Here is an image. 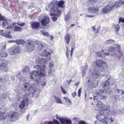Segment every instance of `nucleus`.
<instances>
[{"label":"nucleus","instance_id":"f257e3e1","mask_svg":"<svg viewBox=\"0 0 124 124\" xmlns=\"http://www.w3.org/2000/svg\"><path fill=\"white\" fill-rule=\"evenodd\" d=\"M45 67L46 66L45 65L41 67L40 66L38 65L34 66L33 68L35 69H37L39 70H40V72L39 73L36 70H35L32 72H31L30 73V75L28 76V78L31 79L38 78L39 79H40V77L43 74V73L42 72V71H44Z\"/></svg>","mask_w":124,"mask_h":124},{"label":"nucleus","instance_id":"f03ea898","mask_svg":"<svg viewBox=\"0 0 124 124\" xmlns=\"http://www.w3.org/2000/svg\"><path fill=\"white\" fill-rule=\"evenodd\" d=\"M56 4L54 2L52 1L49 4L48 7L50 9L51 12H53L50 14L51 16H54L52 17V20L54 21L57 19V16H59L61 14V10H58L56 7Z\"/></svg>","mask_w":124,"mask_h":124},{"label":"nucleus","instance_id":"7ed1b4c3","mask_svg":"<svg viewBox=\"0 0 124 124\" xmlns=\"http://www.w3.org/2000/svg\"><path fill=\"white\" fill-rule=\"evenodd\" d=\"M22 89L25 92L27 91L30 93H31L33 95L35 94L34 92L37 91L35 87L33 86H30L27 83L23 85L22 87Z\"/></svg>","mask_w":124,"mask_h":124},{"label":"nucleus","instance_id":"20e7f679","mask_svg":"<svg viewBox=\"0 0 124 124\" xmlns=\"http://www.w3.org/2000/svg\"><path fill=\"white\" fill-rule=\"evenodd\" d=\"M104 91L103 90H101L99 91L97 93V95L96 96H94L93 97V100H95V99H98V98L99 97V96L100 99L102 100L107 99V96L103 94L104 93Z\"/></svg>","mask_w":124,"mask_h":124},{"label":"nucleus","instance_id":"39448f33","mask_svg":"<svg viewBox=\"0 0 124 124\" xmlns=\"http://www.w3.org/2000/svg\"><path fill=\"white\" fill-rule=\"evenodd\" d=\"M28 100L29 98H26L25 99V100H24L21 102V103L19 106V108L21 109V111L22 112V113H23L24 112V110H22V109L25 106H27L29 104Z\"/></svg>","mask_w":124,"mask_h":124},{"label":"nucleus","instance_id":"423d86ee","mask_svg":"<svg viewBox=\"0 0 124 124\" xmlns=\"http://www.w3.org/2000/svg\"><path fill=\"white\" fill-rule=\"evenodd\" d=\"M26 46L28 50L32 51L35 47V42L32 41L28 40L26 43Z\"/></svg>","mask_w":124,"mask_h":124},{"label":"nucleus","instance_id":"0eeeda50","mask_svg":"<svg viewBox=\"0 0 124 124\" xmlns=\"http://www.w3.org/2000/svg\"><path fill=\"white\" fill-rule=\"evenodd\" d=\"M55 116L56 118L59 120L62 124H70L71 123V120L70 119L68 120L66 118H61L58 117V115L57 114Z\"/></svg>","mask_w":124,"mask_h":124},{"label":"nucleus","instance_id":"6e6552de","mask_svg":"<svg viewBox=\"0 0 124 124\" xmlns=\"http://www.w3.org/2000/svg\"><path fill=\"white\" fill-rule=\"evenodd\" d=\"M99 10V8H95L93 6L89 7L88 8V13H91L94 15H98L97 13Z\"/></svg>","mask_w":124,"mask_h":124},{"label":"nucleus","instance_id":"1a4fd4ad","mask_svg":"<svg viewBox=\"0 0 124 124\" xmlns=\"http://www.w3.org/2000/svg\"><path fill=\"white\" fill-rule=\"evenodd\" d=\"M38 79H37L36 78L34 79V82H35L34 83V86H36V87H39L40 85L42 86H44L46 85V83L43 81H40V80H40L38 78Z\"/></svg>","mask_w":124,"mask_h":124},{"label":"nucleus","instance_id":"9d476101","mask_svg":"<svg viewBox=\"0 0 124 124\" xmlns=\"http://www.w3.org/2000/svg\"><path fill=\"white\" fill-rule=\"evenodd\" d=\"M18 49L17 46L14 45L9 49L8 52L11 54L13 55L16 53L18 51Z\"/></svg>","mask_w":124,"mask_h":124},{"label":"nucleus","instance_id":"9b49d317","mask_svg":"<svg viewBox=\"0 0 124 124\" xmlns=\"http://www.w3.org/2000/svg\"><path fill=\"white\" fill-rule=\"evenodd\" d=\"M117 50H116L115 49L112 47L109 48L108 50V53H107L106 55H108L109 54L112 55H115L117 54Z\"/></svg>","mask_w":124,"mask_h":124},{"label":"nucleus","instance_id":"f8f14e48","mask_svg":"<svg viewBox=\"0 0 124 124\" xmlns=\"http://www.w3.org/2000/svg\"><path fill=\"white\" fill-rule=\"evenodd\" d=\"M110 85V83L107 81V82L102 86L103 88L105 89L106 92L108 93L112 92L111 89L108 88Z\"/></svg>","mask_w":124,"mask_h":124},{"label":"nucleus","instance_id":"ddd939ff","mask_svg":"<svg viewBox=\"0 0 124 124\" xmlns=\"http://www.w3.org/2000/svg\"><path fill=\"white\" fill-rule=\"evenodd\" d=\"M49 18L46 16L44 17L41 21L40 22L43 26H45L49 22Z\"/></svg>","mask_w":124,"mask_h":124},{"label":"nucleus","instance_id":"4468645a","mask_svg":"<svg viewBox=\"0 0 124 124\" xmlns=\"http://www.w3.org/2000/svg\"><path fill=\"white\" fill-rule=\"evenodd\" d=\"M39 54H40L41 56L48 57L49 58H48V59H50V53L49 52H47L46 50H44L42 52H41V51L40 50L39 51Z\"/></svg>","mask_w":124,"mask_h":124},{"label":"nucleus","instance_id":"2eb2a0df","mask_svg":"<svg viewBox=\"0 0 124 124\" xmlns=\"http://www.w3.org/2000/svg\"><path fill=\"white\" fill-rule=\"evenodd\" d=\"M8 63V62L7 60L2 59L1 60L0 67L2 69L5 68Z\"/></svg>","mask_w":124,"mask_h":124},{"label":"nucleus","instance_id":"dca6fc26","mask_svg":"<svg viewBox=\"0 0 124 124\" xmlns=\"http://www.w3.org/2000/svg\"><path fill=\"white\" fill-rule=\"evenodd\" d=\"M105 110H101L99 112V115L96 116L97 118L100 120H101V119H99V117H101L102 115H104V116H107L109 114L108 113H107L105 111Z\"/></svg>","mask_w":124,"mask_h":124},{"label":"nucleus","instance_id":"f3484780","mask_svg":"<svg viewBox=\"0 0 124 124\" xmlns=\"http://www.w3.org/2000/svg\"><path fill=\"white\" fill-rule=\"evenodd\" d=\"M105 63L104 62H103L102 60H100L96 61L95 63V65L96 66L98 67H101L102 68H103L104 67L102 66V64Z\"/></svg>","mask_w":124,"mask_h":124},{"label":"nucleus","instance_id":"a211bd4d","mask_svg":"<svg viewBox=\"0 0 124 124\" xmlns=\"http://www.w3.org/2000/svg\"><path fill=\"white\" fill-rule=\"evenodd\" d=\"M54 65L52 62H50L49 64L50 69L48 71V73L50 75H53L54 74V71L53 70H52V68H53Z\"/></svg>","mask_w":124,"mask_h":124},{"label":"nucleus","instance_id":"6ab92c4d","mask_svg":"<svg viewBox=\"0 0 124 124\" xmlns=\"http://www.w3.org/2000/svg\"><path fill=\"white\" fill-rule=\"evenodd\" d=\"M111 10V7L108 5L103 8L102 10V12L103 13H105L110 11Z\"/></svg>","mask_w":124,"mask_h":124},{"label":"nucleus","instance_id":"aec40b11","mask_svg":"<svg viewBox=\"0 0 124 124\" xmlns=\"http://www.w3.org/2000/svg\"><path fill=\"white\" fill-rule=\"evenodd\" d=\"M2 23V26L3 28L5 27L6 26L9 25L10 24V21L8 19H6L3 20Z\"/></svg>","mask_w":124,"mask_h":124},{"label":"nucleus","instance_id":"412c9836","mask_svg":"<svg viewBox=\"0 0 124 124\" xmlns=\"http://www.w3.org/2000/svg\"><path fill=\"white\" fill-rule=\"evenodd\" d=\"M7 116L5 115V113L4 112H0V120L2 121L6 119Z\"/></svg>","mask_w":124,"mask_h":124},{"label":"nucleus","instance_id":"4be33fe9","mask_svg":"<svg viewBox=\"0 0 124 124\" xmlns=\"http://www.w3.org/2000/svg\"><path fill=\"white\" fill-rule=\"evenodd\" d=\"M39 25L40 23L39 22H36L32 23L31 24V25L32 28L37 29L39 27Z\"/></svg>","mask_w":124,"mask_h":124},{"label":"nucleus","instance_id":"5701e85b","mask_svg":"<svg viewBox=\"0 0 124 124\" xmlns=\"http://www.w3.org/2000/svg\"><path fill=\"white\" fill-rule=\"evenodd\" d=\"M124 4V1H117L115 3L114 5H113L112 7H116L117 8L120 5L123 4Z\"/></svg>","mask_w":124,"mask_h":124},{"label":"nucleus","instance_id":"b1692460","mask_svg":"<svg viewBox=\"0 0 124 124\" xmlns=\"http://www.w3.org/2000/svg\"><path fill=\"white\" fill-rule=\"evenodd\" d=\"M56 3L58 6V7L61 8H63V5L64 3V1L63 0H61L60 2H57Z\"/></svg>","mask_w":124,"mask_h":124},{"label":"nucleus","instance_id":"393cba45","mask_svg":"<svg viewBox=\"0 0 124 124\" xmlns=\"http://www.w3.org/2000/svg\"><path fill=\"white\" fill-rule=\"evenodd\" d=\"M8 53L5 52L3 51L0 50V56L3 57H6L8 55Z\"/></svg>","mask_w":124,"mask_h":124},{"label":"nucleus","instance_id":"a878e982","mask_svg":"<svg viewBox=\"0 0 124 124\" xmlns=\"http://www.w3.org/2000/svg\"><path fill=\"white\" fill-rule=\"evenodd\" d=\"M65 39L66 43L68 44L70 42V35L69 34H67L65 37Z\"/></svg>","mask_w":124,"mask_h":124},{"label":"nucleus","instance_id":"bb28decb","mask_svg":"<svg viewBox=\"0 0 124 124\" xmlns=\"http://www.w3.org/2000/svg\"><path fill=\"white\" fill-rule=\"evenodd\" d=\"M19 116L17 112H14L12 113L11 117L12 118H17Z\"/></svg>","mask_w":124,"mask_h":124},{"label":"nucleus","instance_id":"cd10ccee","mask_svg":"<svg viewBox=\"0 0 124 124\" xmlns=\"http://www.w3.org/2000/svg\"><path fill=\"white\" fill-rule=\"evenodd\" d=\"M54 98L55 100L57 103L61 104H63L61 100L59 97H56L55 95L54 96Z\"/></svg>","mask_w":124,"mask_h":124},{"label":"nucleus","instance_id":"c85d7f7f","mask_svg":"<svg viewBox=\"0 0 124 124\" xmlns=\"http://www.w3.org/2000/svg\"><path fill=\"white\" fill-rule=\"evenodd\" d=\"M110 108V106L108 105H105V106L103 108V110H105V111L107 113H108L109 114V112H110V110H109Z\"/></svg>","mask_w":124,"mask_h":124},{"label":"nucleus","instance_id":"c756f323","mask_svg":"<svg viewBox=\"0 0 124 124\" xmlns=\"http://www.w3.org/2000/svg\"><path fill=\"white\" fill-rule=\"evenodd\" d=\"M43 58L39 57H37L36 60V62L38 64H42Z\"/></svg>","mask_w":124,"mask_h":124},{"label":"nucleus","instance_id":"7c9ffc66","mask_svg":"<svg viewBox=\"0 0 124 124\" xmlns=\"http://www.w3.org/2000/svg\"><path fill=\"white\" fill-rule=\"evenodd\" d=\"M8 34H6V32L5 33H3L2 34V35L7 38H12V37L9 35V34H10V31H8Z\"/></svg>","mask_w":124,"mask_h":124},{"label":"nucleus","instance_id":"2f4dec72","mask_svg":"<svg viewBox=\"0 0 124 124\" xmlns=\"http://www.w3.org/2000/svg\"><path fill=\"white\" fill-rule=\"evenodd\" d=\"M97 106L98 108H103L105 106V104L102 102H99L97 104Z\"/></svg>","mask_w":124,"mask_h":124},{"label":"nucleus","instance_id":"473e14b6","mask_svg":"<svg viewBox=\"0 0 124 124\" xmlns=\"http://www.w3.org/2000/svg\"><path fill=\"white\" fill-rule=\"evenodd\" d=\"M24 41L21 39H18L15 41V43L19 45L23 44L24 43Z\"/></svg>","mask_w":124,"mask_h":124},{"label":"nucleus","instance_id":"72a5a7b5","mask_svg":"<svg viewBox=\"0 0 124 124\" xmlns=\"http://www.w3.org/2000/svg\"><path fill=\"white\" fill-rule=\"evenodd\" d=\"M115 41L112 39H109L105 41V43L108 45L109 43H114Z\"/></svg>","mask_w":124,"mask_h":124},{"label":"nucleus","instance_id":"f704fd0d","mask_svg":"<svg viewBox=\"0 0 124 124\" xmlns=\"http://www.w3.org/2000/svg\"><path fill=\"white\" fill-rule=\"evenodd\" d=\"M30 70V69L29 68L28 66H25L23 70V72H29Z\"/></svg>","mask_w":124,"mask_h":124},{"label":"nucleus","instance_id":"c9c22d12","mask_svg":"<svg viewBox=\"0 0 124 124\" xmlns=\"http://www.w3.org/2000/svg\"><path fill=\"white\" fill-rule=\"evenodd\" d=\"M70 12H68L66 16L65 17V20L68 21L69 19L70 18Z\"/></svg>","mask_w":124,"mask_h":124},{"label":"nucleus","instance_id":"e433bc0d","mask_svg":"<svg viewBox=\"0 0 124 124\" xmlns=\"http://www.w3.org/2000/svg\"><path fill=\"white\" fill-rule=\"evenodd\" d=\"M21 30V28L17 26H15L14 27V30L15 31H19Z\"/></svg>","mask_w":124,"mask_h":124},{"label":"nucleus","instance_id":"4c0bfd02","mask_svg":"<svg viewBox=\"0 0 124 124\" xmlns=\"http://www.w3.org/2000/svg\"><path fill=\"white\" fill-rule=\"evenodd\" d=\"M64 99L67 102H68L69 103V105H70L71 104V102L70 101L68 98L66 97H64Z\"/></svg>","mask_w":124,"mask_h":124},{"label":"nucleus","instance_id":"58836bf2","mask_svg":"<svg viewBox=\"0 0 124 124\" xmlns=\"http://www.w3.org/2000/svg\"><path fill=\"white\" fill-rule=\"evenodd\" d=\"M107 53H105V52L104 51H101V52H100L101 53V57H104L106 55V54Z\"/></svg>","mask_w":124,"mask_h":124},{"label":"nucleus","instance_id":"ea45409f","mask_svg":"<svg viewBox=\"0 0 124 124\" xmlns=\"http://www.w3.org/2000/svg\"><path fill=\"white\" fill-rule=\"evenodd\" d=\"M0 45H1L0 46L1 48L2 49H4L6 47V45L5 44L2 43L0 44Z\"/></svg>","mask_w":124,"mask_h":124},{"label":"nucleus","instance_id":"a19ab883","mask_svg":"<svg viewBox=\"0 0 124 124\" xmlns=\"http://www.w3.org/2000/svg\"><path fill=\"white\" fill-rule=\"evenodd\" d=\"M42 34L46 36H49V34L47 32L44 31H41Z\"/></svg>","mask_w":124,"mask_h":124},{"label":"nucleus","instance_id":"79ce46f5","mask_svg":"<svg viewBox=\"0 0 124 124\" xmlns=\"http://www.w3.org/2000/svg\"><path fill=\"white\" fill-rule=\"evenodd\" d=\"M117 92L120 94H124V91L121 89H117Z\"/></svg>","mask_w":124,"mask_h":124},{"label":"nucleus","instance_id":"37998d69","mask_svg":"<svg viewBox=\"0 0 124 124\" xmlns=\"http://www.w3.org/2000/svg\"><path fill=\"white\" fill-rule=\"evenodd\" d=\"M84 67H85V69H84L83 70V75H82V77H83L84 76V75L85 74V73L86 71V70L87 69V68L86 67V65H85V67H83V68H84Z\"/></svg>","mask_w":124,"mask_h":124},{"label":"nucleus","instance_id":"c03bdc74","mask_svg":"<svg viewBox=\"0 0 124 124\" xmlns=\"http://www.w3.org/2000/svg\"><path fill=\"white\" fill-rule=\"evenodd\" d=\"M14 25L12 24H10V25L8 26L6 28V29H10L12 28L13 26Z\"/></svg>","mask_w":124,"mask_h":124},{"label":"nucleus","instance_id":"a18cd8bd","mask_svg":"<svg viewBox=\"0 0 124 124\" xmlns=\"http://www.w3.org/2000/svg\"><path fill=\"white\" fill-rule=\"evenodd\" d=\"M117 52L119 54H118L119 57V58L121 57L122 55V53L121 51L120 50H117Z\"/></svg>","mask_w":124,"mask_h":124},{"label":"nucleus","instance_id":"49530a36","mask_svg":"<svg viewBox=\"0 0 124 124\" xmlns=\"http://www.w3.org/2000/svg\"><path fill=\"white\" fill-rule=\"evenodd\" d=\"M81 88H80L78 90V94L79 97H80V93H81Z\"/></svg>","mask_w":124,"mask_h":124},{"label":"nucleus","instance_id":"de8ad7c7","mask_svg":"<svg viewBox=\"0 0 124 124\" xmlns=\"http://www.w3.org/2000/svg\"><path fill=\"white\" fill-rule=\"evenodd\" d=\"M120 22L124 23V18H122V17H120L119 18V23H120Z\"/></svg>","mask_w":124,"mask_h":124},{"label":"nucleus","instance_id":"09e8293b","mask_svg":"<svg viewBox=\"0 0 124 124\" xmlns=\"http://www.w3.org/2000/svg\"><path fill=\"white\" fill-rule=\"evenodd\" d=\"M120 29L119 26V25H117L116 26L115 30H116V31H118Z\"/></svg>","mask_w":124,"mask_h":124},{"label":"nucleus","instance_id":"8fccbe9b","mask_svg":"<svg viewBox=\"0 0 124 124\" xmlns=\"http://www.w3.org/2000/svg\"><path fill=\"white\" fill-rule=\"evenodd\" d=\"M96 0H89L88 1V3H91V4H93V3L96 1Z\"/></svg>","mask_w":124,"mask_h":124},{"label":"nucleus","instance_id":"3c124183","mask_svg":"<svg viewBox=\"0 0 124 124\" xmlns=\"http://www.w3.org/2000/svg\"><path fill=\"white\" fill-rule=\"evenodd\" d=\"M44 124H54L51 121H46Z\"/></svg>","mask_w":124,"mask_h":124},{"label":"nucleus","instance_id":"603ef678","mask_svg":"<svg viewBox=\"0 0 124 124\" xmlns=\"http://www.w3.org/2000/svg\"><path fill=\"white\" fill-rule=\"evenodd\" d=\"M53 122L55 124H60L56 120L54 119Z\"/></svg>","mask_w":124,"mask_h":124},{"label":"nucleus","instance_id":"864d4df0","mask_svg":"<svg viewBox=\"0 0 124 124\" xmlns=\"http://www.w3.org/2000/svg\"><path fill=\"white\" fill-rule=\"evenodd\" d=\"M47 60L46 59L43 58V61L42 62V64H45L47 62Z\"/></svg>","mask_w":124,"mask_h":124},{"label":"nucleus","instance_id":"5fc2aeb1","mask_svg":"<svg viewBox=\"0 0 124 124\" xmlns=\"http://www.w3.org/2000/svg\"><path fill=\"white\" fill-rule=\"evenodd\" d=\"M115 46L118 49H120L121 48L120 46L119 45L117 44H115Z\"/></svg>","mask_w":124,"mask_h":124},{"label":"nucleus","instance_id":"6e6d98bb","mask_svg":"<svg viewBox=\"0 0 124 124\" xmlns=\"http://www.w3.org/2000/svg\"><path fill=\"white\" fill-rule=\"evenodd\" d=\"M95 16L94 15H87L85 16V17H92L94 16Z\"/></svg>","mask_w":124,"mask_h":124},{"label":"nucleus","instance_id":"4d7b16f0","mask_svg":"<svg viewBox=\"0 0 124 124\" xmlns=\"http://www.w3.org/2000/svg\"><path fill=\"white\" fill-rule=\"evenodd\" d=\"M72 96L74 98L75 97L76 95V93L75 92H74L72 93Z\"/></svg>","mask_w":124,"mask_h":124},{"label":"nucleus","instance_id":"13d9d810","mask_svg":"<svg viewBox=\"0 0 124 124\" xmlns=\"http://www.w3.org/2000/svg\"><path fill=\"white\" fill-rule=\"evenodd\" d=\"M79 124H86L84 121H81L79 122Z\"/></svg>","mask_w":124,"mask_h":124},{"label":"nucleus","instance_id":"bf43d9fd","mask_svg":"<svg viewBox=\"0 0 124 124\" xmlns=\"http://www.w3.org/2000/svg\"><path fill=\"white\" fill-rule=\"evenodd\" d=\"M4 20V17L1 16L0 14V21L3 20Z\"/></svg>","mask_w":124,"mask_h":124},{"label":"nucleus","instance_id":"052dcab7","mask_svg":"<svg viewBox=\"0 0 124 124\" xmlns=\"http://www.w3.org/2000/svg\"><path fill=\"white\" fill-rule=\"evenodd\" d=\"M25 23H20V26L22 27L23 26L25 25Z\"/></svg>","mask_w":124,"mask_h":124},{"label":"nucleus","instance_id":"680f3d73","mask_svg":"<svg viewBox=\"0 0 124 124\" xmlns=\"http://www.w3.org/2000/svg\"><path fill=\"white\" fill-rule=\"evenodd\" d=\"M8 43H14L15 42V41L14 40H10L8 41Z\"/></svg>","mask_w":124,"mask_h":124},{"label":"nucleus","instance_id":"e2e57ef3","mask_svg":"<svg viewBox=\"0 0 124 124\" xmlns=\"http://www.w3.org/2000/svg\"><path fill=\"white\" fill-rule=\"evenodd\" d=\"M61 87L62 88V92L64 94H66V92L65 91L64 89H63V88H62V86H61Z\"/></svg>","mask_w":124,"mask_h":124},{"label":"nucleus","instance_id":"0e129e2a","mask_svg":"<svg viewBox=\"0 0 124 124\" xmlns=\"http://www.w3.org/2000/svg\"><path fill=\"white\" fill-rule=\"evenodd\" d=\"M70 51H66V54L67 57H68L70 54Z\"/></svg>","mask_w":124,"mask_h":124},{"label":"nucleus","instance_id":"69168bd1","mask_svg":"<svg viewBox=\"0 0 124 124\" xmlns=\"http://www.w3.org/2000/svg\"><path fill=\"white\" fill-rule=\"evenodd\" d=\"M116 110H113L112 111V114H116Z\"/></svg>","mask_w":124,"mask_h":124},{"label":"nucleus","instance_id":"338daca9","mask_svg":"<svg viewBox=\"0 0 124 124\" xmlns=\"http://www.w3.org/2000/svg\"><path fill=\"white\" fill-rule=\"evenodd\" d=\"M97 55L99 57H101V53H100V52H98L97 53Z\"/></svg>","mask_w":124,"mask_h":124},{"label":"nucleus","instance_id":"774afa93","mask_svg":"<svg viewBox=\"0 0 124 124\" xmlns=\"http://www.w3.org/2000/svg\"><path fill=\"white\" fill-rule=\"evenodd\" d=\"M100 26H99L97 29L96 30L99 32V30H100Z\"/></svg>","mask_w":124,"mask_h":124}]
</instances>
